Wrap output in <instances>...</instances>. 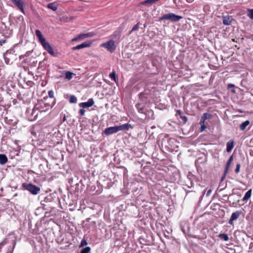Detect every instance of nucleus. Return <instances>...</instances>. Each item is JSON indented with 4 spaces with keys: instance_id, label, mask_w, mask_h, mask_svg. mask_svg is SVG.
<instances>
[{
    "instance_id": "nucleus-18",
    "label": "nucleus",
    "mask_w": 253,
    "mask_h": 253,
    "mask_svg": "<svg viewBox=\"0 0 253 253\" xmlns=\"http://www.w3.org/2000/svg\"><path fill=\"white\" fill-rule=\"evenodd\" d=\"M159 0H146L144 1H143L142 3L143 4H148L149 5H152L153 3L156 2V1H158Z\"/></svg>"
},
{
    "instance_id": "nucleus-17",
    "label": "nucleus",
    "mask_w": 253,
    "mask_h": 253,
    "mask_svg": "<svg viewBox=\"0 0 253 253\" xmlns=\"http://www.w3.org/2000/svg\"><path fill=\"white\" fill-rule=\"evenodd\" d=\"M211 117V114H210L209 113H204L203 114V117H202V121H201V123L202 122L203 123H204V121L206 120L210 119Z\"/></svg>"
},
{
    "instance_id": "nucleus-19",
    "label": "nucleus",
    "mask_w": 253,
    "mask_h": 253,
    "mask_svg": "<svg viewBox=\"0 0 253 253\" xmlns=\"http://www.w3.org/2000/svg\"><path fill=\"white\" fill-rule=\"evenodd\" d=\"M74 74L71 72L67 71L65 74V78L68 80H71L73 78Z\"/></svg>"
},
{
    "instance_id": "nucleus-21",
    "label": "nucleus",
    "mask_w": 253,
    "mask_h": 253,
    "mask_svg": "<svg viewBox=\"0 0 253 253\" xmlns=\"http://www.w3.org/2000/svg\"><path fill=\"white\" fill-rule=\"evenodd\" d=\"M232 161H233V156H231L229 158V160H228V161L227 162V163L226 164V168H225V171H226L228 170V169L229 168L230 165L232 163Z\"/></svg>"
},
{
    "instance_id": "nucleus-32",
    "label": "nucleus",
    "mask_w": 253,
    "mask_h": 253,
    "mask_svg": "<svg viewBox=\"0 0 253 253\" xmlns=\"http://www.w3.org/2000/svg\"><path fill=\"white\" fill-rule=\"evenodd\" d=\"M79 113L81 116H84L85 113V110L83 109H81L80 110Z\"/></svg>"
},
{
    "instance_id": "nucleus-8",
    "label": "nucleus",
    "mask_w": 253,
    "mask_h": 253,
    "mask_svg": "<svg viewBox=\"0 0 253 253\" xmlns=\"http://www.w3.org/2000/svg\"><path fill=\"white\" fill-rule=\"evenodd\" d=\"M91 44V42H84L79 45H78L76 46H74L72 48V50H79L80 49H82L84 48L89 47Z\"/></svg>"
},
{
    "instance_id": "nucleus-23",
    "label": "nucleus",
    "mask_w": 253,
    "mask_h": 253,
    "mask_svg": "<svg viewBox=\"0 0 253 253\" xmlns=\"http://www.w3.org/2000/svg\"><path fill=\"white\" fill-rule=\"evenodd\" d=\"M121 34V33L120 31H116L113 34V38L114 39L119 38H120Z\"/></svg>"
},
{
    "instance_id": "nucleus-22",
    "label": "nucleus",
    "mask_w": 253,
    "mask_h": 253,
    "mask_svg": "<svg viewBox=\"0 0 253 253\" xmlns=\"http://www.w3.org/2000/svg\"><path fill=\"white\" fill-rule=\"evenodd\" d=\"M109 77L111 79H112L115 82H116V80H118L116 73L114 71L112 72L110 74Z\"/></svg>"
},
{
    "instance_id": "nucleus-30",
    "label": "nucleus",
    "mask_w": 253,
    "mask_h": 253,
    "mask_svg": "<svg viewBox=\"0 0 253 253\" xmlns=\"http://www.w3.org/2000/svg\"><path fill=\"white\" fill-rule=\"evenodd\" d=\"M48 94L49 97L53 98L54 97V93L52 90H49L48 92Z\"/></svg>"
},
{
    "instance_id": "nucleus-25",
    "label": "nucleus",
    "mask_w": 253,
    "mask_h": 253,
    "mask_svg": "<svg viewBox=\"0 0 253 253\" xmlns=\"http://www.w3.org/2000/svg\"><path fill=\"white\" fill-rule=\"evenodd\" d=\"M77 101V99L76 96L74 95H72L70 96V102L71 103H75Z\"/></svg>"
},
{
    "instance_id": "nucleus-41",
    "label": "nucleus",
    "mask_w": 253,
    "mask_h": 253,
    "mask_svg": "<svg viewBox=\"0 0 253 253\" xmlns=\"http://www.w3.org/2000/svg\"><path fill=\"white\" fill-rule=\"evenodd\" d=\"M238 112H241V111L239 110H238Z\"/></svg>"
},
{
    "instance_id": "nucleus-35",
    "label": "nucleus",
    "mask_w": 253,
    "mask_h": 253,
    "mask_svg": "<svg viewBox=\"0 0 253 253\" xmlns=\"http://www.w3.org/2000/svg\"><path fill=\"white\" fill-rule=\"evenodd\" d=\"M181 118L182 120L183 121H184L185 122H186L187 120V119L186 117H185V116H181Z\"/></svg>"
},
{
    "instance_id": "nucleus-7",
    "label": "nucleus",
    "mask_w": 253,
    "mask_h": 253,
    "mask_svg": "<svg viewBox=\"0 0 253 253\" xmlns=\"http://www.w3.org/2000/svg\"><path fill=\"white\" fill-rule=\"evenodd\" d=\"M12 2L14 4L15 6L17 7L20 10L25 13V10L24 8V3L22 0H11Z\"/></svg>"
},
{
    "instance_id": "nucleus-39",
    "label": "nucleus",
    "mask_w": 253,
    "mask_h": 253,
    "mask_svg": "<svg viewBox=\"0 0 253 253\" xmlns=\"http://www.w3.org/2000/svg\"><path fill=\"white\" fill-rule=\"evenodd\" d=\"M235 171L236 172H237V166H236V169H235Z\"/></svg>"
},
{
    "instance_id": "nucleus-5",
    "label": "nucleus",
    "mask_w": 253,
    "mask_h": 253,
    "mask_svg": "<svg viewBox=\"0 0 253 253\" xmlns=\"http://www.w3.org/2000/svg\"><path fill=\"white\" fill-rule=\"evenodd\" d=\"M100 46L107 49L111 53L114 52L116 49V45L115 44V41L113 40H110L106 42L102 43Z\"/></svg>"
},
{
    "instance_id": "nucleus-27",
    "label": "nucleus",
    "mask_w": 253,
    "mask_h": 253,
    "mask_svg": "<svg viewBox=\"0 0 253 253\" xmlns=\"http://www.w3.org/2000/svg\"><path fill=\"white\" fill-rule=\"evenodd\" d=\"M47 7L53 10V11H55L57 10V7L55 5H54V4L53 3H49L48 5H47Z\"/></svg>"
},
{
    "instance_id": "nucleus-31",
    "label": "nucleus",
    "mask_w": 253,
    "mask_h": 253,
    "mask_svg": "<svg viewBox=\"0 0 253 253\" xmlns=\"http://www.w3.org/2000/svg\"><path fill=\"white\" fill-rule=\"evenodd\" d=\"M6 53L5 52V53L3 54V58L4 59V61H5V62L7 64H8L9 63V59H8L7 58H6L5 57V55H6Z\"/></svg>"
},
{
    "instance_id": "nucleus-38",
    "label": "nucleus",
    "mask_w": 253,
    "mask_h": 253,
    "mask_svg": "<svg viewBox=\"0 0 253 253\" xmlns=\"http://www.w3.org/2000/svg\"><path fill=\"white\" fill-rule=\"evenodd\" d=\"M177 114L180 115L181 113V112L180 110H177L176 112Z\"/></svg>"
},
{
    "instance_id": "nucleus-3",
    "label": "nucleus",
    "mask_w": 253,
    "mask_h": 253,
    "mask_svg": "<svg viewBox=\"0 0 253 253\" xmlns=\"http://www.w3.org/2000/svg\"><path fill=\"white\" fill-rule=\"evenodd\" d=\"M22 186L25 189L29 191L33 195L38 194L41 190L39 187L31 183H24L22 184Z\"/></svg>"
},
{
    "instance_id": "nucleus-4",
    "label": "nucleus",
    "mask_w": 253,
    "mask_h": 253,
    "mask_svg": "<svg viewBox=\"0 0 253 253\" xmlns=\"http://www.w3.org/2000/svg\"><path fill=\"white\" fill-rule=\"evenodd\" d=\"M182 18V17L179 15H175L173 13H169L164 14L163 16L160 18V20H169L172 22H177Z\"/></svg>"
},
{
    "instance_id": "nucleus-2",
    "label": "nucleus",
    "mask_w": 253,
    "mask_h": 253,
    "mask_svg": "<svg viewBox=\"0 0 253 253\" xmlns=\"http://www.w3.org/2000/svg\"><path fill=\"white\" fill-rule=\"evenodd\" d=\"M127 129V124H124L119 126H114L108 127L104 130V132L105 134L108 135L116 133L119 131Z\"/></svg>"
},
{
    "instance_id": "nucleus-40",
    "label": "nucleus",
    "mask_w": 253,
    "mask_h": 253,
    "mask_svg": "<svg viewBox=\"0 0 253 253\" xmlns=\"http://www.w3.org/2000/svg\"><path fill=\"white\" fill-rule=\"evenodd\" d=\"M240 165L238 164V172L239 171V170H240Z\"/></svg>"
},
{
    "instance_id": "nucleus-14",
    "label": "nucleus",
    "mask_w": 253,
    "mask_h": 253,
    "mask_svg": "<svg viewBox=\"0 0 253 253\" xmlns=\"http://www.w3.org/2000/svg\"><path fill=\"white\" fill-rule=\"evenodd\" d=\"M7 161L6 156L4 154H0V164L1 165L5 164Z\"/></svg>"
},
{
    "instance_id": "nucleus-1",
    "label": "nucleus",
    "mask_w": 253,
    "mask_h": 253,
    "mask_svg": "<svg viewBox=\"0 0 253 253\" xmlns=\"http://www.w3.org/2000/svg\"><path fill=\"white\" fill-rule=\"evenodd\" d=\"M35 33L36 36L39 39V42L44 48V49H45L50 54L54 56L55 55V53L53 48L50 44L47 42L45 39L43 38L41 32L39 30H36Z\"/></svg>"
},
{
    "instance_id": "nucleus-24",
    "label": "nucleus",
    "mask_w": 253,
    "mask_h": 253,
    "mask_svg": "<svg viewBox=\"0 0 253 253\" xmlns=\"http://www.w3.org/2000/svg\"><path fill=\"white\" fill-rule=\"evenodd\" d=\"M91 249L89 247H86L85 248H84L81 253H89L90 252Z\"/></svg>"
},
{
    "instance_id": "nucleus-11",
    "label": "nucleus",
    "mask_w": 253,
    "mask_h": 253,
    "mask_svg": "<svg viewBox=\"0 0 253 253\" xmlns=\"http://www.w3.org/2000/svg\"><path fill=\"white\" fill-rule=\"evenodd\" d=\"M234 145V141L233 140H230L229 142L227 143V152H230L232 149H233Z\"/></svg>"
},
{
    "instance_id": "nucleus-15",
    "label": "nucleus",
    "mask_w": 253,
    "mask_h": 253,
    "mask_svg": "<svg viewBox=\"0 0 253 253\" xmlns=\"http://www.w3.org/2000/svg\"><path fill=\"white\" fill-rule=\"evenodd\" d=\"M231 19L230 18L227 16H224L223 17V23L225 25H229L231 23Z\"/></svg>"
},
{
    "instance_id": "nucleus-28",
    "label": "nucleus",
    "mask_w": 253,
    "mask_h": 253,
    "mask_svg": "<svg viewBox=\"0 0 253 253\" xmlns=\"http://www.w3.org/2000/svg\"><path fill=\"white\" fill-rule=\"evenodd\" d=\"M219 237L221 238H223L224 241H226L228 240V237L227 234H221L219 235Z\"/></svg>"
},
{
    "instance_id": "nucleus-10",
    "label": "nucleus",
    "mask_w": 253,
    "mask_h": 253,
    "mask_svg": "<svg viewBox=\"0 0 253 253\" xmlns=\"http://www.w3.org/2000/svg\"><path fill=\"white\" fill-rule=\"evenodd\" d=\"M136 107L139 113H144V105L143 104L138 103L136 105Z\"/></svg>"
},
{
    "instance_id": "nucleus-20",
    "label": "nucleus",
    "mask_w": 253,
    "mask_h": 253,
    "mask_svg": "<svg viewBox=\"0 0 253 253\" xmlns=\"http://www.w3.org/2000/svg\"><path fill=\"white\" fill-rule=\"evenodd\" d=\"M247 15L251 19L253 20V9H247Z\"/></svg>"
},
{
    "instance_id": "nucleus-29",
    "label": "nucleus",
    "mask_w": 253,
    "mask_h": 253,
    "mask_svg": "<svg viewBox=\"0 0 253 253\" xmlns=\"http://www.w3.org/2000/svg\"><path fill=\"white\" fill-rule=\"evenodd\" d=\"M87 243L86 242V240L85 239H83L81 241L80 247H82L85 246L87 245Z\"/></svg>"
},
{
    "instance_id": "nucleus-37",
    "label": "nucleus",
    "mask_w": 253,
    "mask_h": 253,
    "mask_svg": "<svg viewBox=\"0 0 253 253\" xmlns=\"http://www.w3.org/2000/svg\"><path fill=\"white\" fill-rule=\"evenodd\" d=\"M231 91L233 93H235L236 92V90L235 89H231Z\"/></svg>"
},
{
    "instance_id": "nucleus-16",
    "label": "nucleus",
    "mask_w": 253,
    "mask_h": 253,
    "mask_svg": "<svg viewBox=\"0 0 253 253\" xmlns=\"http://www.w3.org/2000/svg\"><path fill=\"white\" fill-rule=\"evenodd\" d=\"M237 219V212H233L231 216V218L228 222L230 224H232L233 221Z\"/></svg>"
},
{
    "instance_id": "nucleus-13",
    "label": "nucleus",
    "mask_w": 253,
    "mask_h": 253,
    "mask_svg": "<svg viewBox=\"0 0 253 253\" xmlns=\"http://www.w3.org/2000/svg\"><path fill=\"white\" fill-rule=\"evenodd\" d=\"M250 122L249 120H247L245 122L242 123L240 125V128L241 130H244L246 127L250 124Z\"/></svg>"
},
{
    "instance_id": "nucleus-9",
    "label": "nucleus",
    "mask_w": 253,
    "mask_h": 253,
    "mask_svg": "<svg viewBox=\"0 0 253 253\" xmlns=\"http://www.w3.org/2000/svg\"><path fill=\"white\" fill-rule=\"evenodd\" d=\"M94 104V101L92 98L88 99L87 102H82L79 104L80 107L83 108L90 107Z\"/></svg>"
},
{
    "instance_id": "nucleus-6",
    "label": "nucleus",
    "mask_w": 253,
    "mask_h": 253,
    "mask_svg": "<svg viewBox=\"0 0 253 253\" xmlns=\"http://www.w3.org/2000/svg\"><path fill=\"white\" fill-rule=\"evenodd\" d=\"M94 34L92 33H88L86 34H81L72 39L73 42L77 41L80 40H83L87 38L92 37Z\"/></svg>"
},
{
    "instance_id": "nucleus-26",
    "label": "nucleus",
    "mask_w": 253,
    "mask_h": 253,
    "mask_svg": "<svg viewBox=\"0 0 253 253\" xmlns=\"http://www.w3.org/2000/svg\"><path fill=\"white\" fill-rule=\"evenodd\" d=\"M140 25V23H138L137 24L135 25L131 30L130 31L129 34H130L132 31H136L138 29L139 26Z\"/></svg>"
},
{
    "instance_id": "nucleus-12",
    "label": "nucleus",
    "mask_w": 253,
    "mask_h": 253,
    "mask_svg": "<svg viewBox=\"0 0 253 253\" xmlns=\"http://www.w3.org/2000/svg\"><path fill=\"white\" fill-rule=\"evenodd\" d=\"M252 194V189L249 190L246 193L244 197L243 198L242 201H247L248 200H249Z\"/></svg>"
},
{
    "instance_id": "nucleus-34",
    "label": "nucleus",
    "mask_w": 253,
    "mask_h": 253,
    "mask_svg": "<svg viewBox=\"0 0 253 253\" xmlns=\"http://www.w3.org/2000/svg\"><path fill=\"white\" fill-rule=\"evenodd\" d=\"M211 192H212V190H211V189H209V190L207 191V193H206V195H207V196H209L211 195Z\"/></svg>"
},
{
    "instance_id": "nucleus-33",
    "label": "nucleus",
    "mask_w": 253,
    "mask_h": 253,
    "mask_svg": "<svg viewBox=\"0 0 253 253\" xmlns=\"http://www.w3.org/2000/svg\"><path fill=\"white\" fill-rule=\"evenodd\" d=\"M235 86V85L232 84H229L227 85V87L229 89H230V88L233 87Z\"/></svg>"
},
{
    "instance_id": "nucleus-36",
    "label": "nucleus",
    "mask_w": 253,
    "mask_h": 253,
    "mask_svg": "<svg viewBox=\"0 0 253 253\" xmlns=\"http://www.w3.org/2000/svg\"><path fill=\"white\" fill-rule=\"evenodd\" d=\"M206 128V126L203 125H201V131H203L204 130H205V129Z\"/></svg>"
}]
</instances>
